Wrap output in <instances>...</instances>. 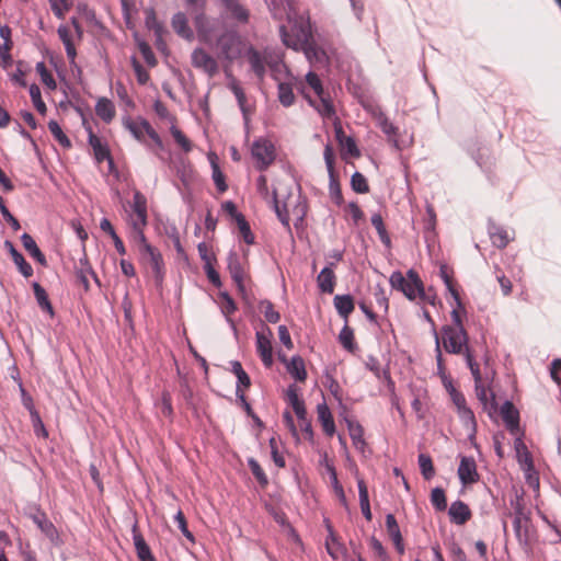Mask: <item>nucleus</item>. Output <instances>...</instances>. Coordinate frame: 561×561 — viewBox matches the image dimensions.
<instances>
[{
  "label": "nucleus",
  "mask_w": 561,
  "mask_h": 561,
  "mask_svg": "<svg viewBox=\"0 0 561 561\" xmlns=\"http://www.w3.org/2000/svg\"><path fill=\"white\" fill-rule=\"evenodd\" d=\"M282 42L295 50L301 49L310 64L324 66L327 64L325 51L312 39L310 32L301 27L295 36H291L285 25L279 26Z\"/></svg>",
  "instance_id": "1"
},
{
  "label": "nucleus",
  "mask_w": 561,
  "mask_h": 561,
  "mask_svg": "<svg viewBox=\"0 0 561 561\" xmlns=\"http://www.w3.org/2000/svg\"><path fill=\"white\" fill-rule=\"evenodd\" d=\"M219 57L232 62L241 56L242 42L237 31L226 30L216 41Z\"/></svg>",
  "instance_id": "2"
},
{
  "label": "nucleus",
  "mask_w": 561,
  "mask_h": 561,
  "mask_svg": "<svg viewBox=\"0 0 561 561\" xmlns=\"http://www.w3.org/2000/svg\"><path fill=\"white\" fill-rule=\"evenodd\" d=\"M467 365L473 376L474 379V389L476 394L480 403L482 404L484 410H489L490 412L496 410V401L493 392L488 391V389L482 383V376L480 373V368L478 363L474 360L472 353L467 352Z\"/></svg>",
  "instance_id": "3"
},
{
  "label": "nucleus",
  "mask_w": 561,
  "mask_h": 561,
  "mask_svg": "<svg viewBox=\"0 0 561 561\" xmlns=\"http://www.w3.org/2000/svg\"><path fill=\"white\" fill-rule=\"evenodd\" d=\"M443 344L446 352L451 354H463L467 359V352H470L468 346V334L465 328L453 329L451 325H445L442 329Z\"/></svg>",
  "instance_id": "4"
},
{
  "label": "nucleus",
  "mask_w": 561,
  "mask_h": 561,
  "mask_svg": "<svg viewBox=\"0 0 561 561\" xmlns=\"http://www.w3.org/2000/svg\"><path fill=\"white\" fill-rule=\"evenodd\" d=\"M251 154L256 162V169L264 171L275 160L274 145L267 139L260 138L252 144Z\"/></svg>",
  "instance_id": "5"
},
{
  "label": "nucleus",
  "mask_w": 561,
  "mask_h": 561,
  "mask_svg": "<svg viewBox=\"0 0 561 561\" xmlns=\"http://www.w3.org/2000/svg\"><path fill=\"white\" fill-rule=\"evenodd\" d=\"M323 158L329 173V193L331 199L337 205L343 204V195L334 170V151L331 145H325Z\"/></svg>",
  "instance_id": "6"
},
{
  "label": "nucleus",
  "mask_w": 561,
  "mask_h": 561,
  "mask_svg": "<svg viewBox=\"0 0 561 561\" xmlns=\"http://www.w3.org/2000/svg\"><path fill=\"white\" fill-rule=\"evenodd\" d=\"M139 260L151 268L157 284H160L163 278V259L160 251L152 245H145L139 251Z\"/></svg>",
  "instance_id": "7"
},
{
  "label": "nucleus",
  "mask_w": 561,
  "mask_h": 561,
  "mask_svg": "<svg viewBox=\"0 0 561 561\" xmlns=\"http://www.w3.org/2000/svg\"><path fill=\"white\" fill-rule=\"evenodd\" d=\"M191 62L194 68L203 71L209 78H214L219 72L217 59L202 47H197L192 51Z\"/></svg>",
  "instance_id": "8"
},
{
  "label": "nucleus",
  "mask_w": 561,
  "mask_h": 561,
  "mask_svg": "<svg viewBox=\"0 0 561 561\" xmlns=\"http://www.w3.org/2000/svg\"><path fill=\"white\" fill-rule=\"evenodd\" d=\"M272 336V330L266 325H263L255 334L256 352L265 367H271L273 365Z\"/></svg>",
  "instance_id": "9"
},
{
  "label": "nucleus",
  "mask_w": 561,
  "mask_h": 561,
  "mask_svg": "<svg viewBox=\"0 0 561 561\" xmlns=\"http://www.w3.org/2000/svg\"><path fill=\"white\" fill-rule=\"evenodd\" d=\"M34 512L30 513L28 516L41 529V531L49 539L54 546H60L62 543L55 525L47 518L46 514L38 507H33Z\"/></svg>",
  "instance_id": "10"
},
{
  "label": "nucleus",
  "mask_w": 561,
  "mask_h": 561,
  "mask_svg": "<svg viewBox=\"0 0 561 561\" xmlns=\"http://www.w3.org/2000/svg\"><path fill=\"white\" fill-rule=\"evenodd\" d=\"M306 81L308 85L314 91L319 100L321 101V107H318V112L321 115L331 116L334 114V107L330 100L325 98L323 87L320 78L317 73L310 71L306 75Z\"/></svg>",
  "instance_id": "11"
},
{
  "label": "nucleus",
  "mask_w": 561,
  "mask_h": 561,
  "mask_svg": "<svg viewBox=\"0 0 561 561\" xmlns=\"http://www.w3.org/2000/svg\"><path fill=\"white\" fill-rule=\"evenodd\" d=\"M408 282L407 286L402 290V294L409 299L414 300L416 297H420L422 300H427L433 304V301L426 296L424 285L419 274L414 270H409L407 272Z\"/></svg>",
  "instance_id": "12"
},
{
  "label": "nucleus",
  "mask_w": 561,
  "mask_h": 561,
  "mask_svg": "<svg viewBox=\"0 0 561 561\" xmlns=\"http://www.w3.org/2000/svg\"><path fill=\"white\" fill-rule=\"evenodd\" d=\"M458 477L463 485L472 484L479 480L476 460L472 457H461Z\"/></svg>",
  "instance_id": "13"
},
{
  "label": "nucleus",
  "mask_w": 561,
  "mask_h": 561,
  "mask_svg": "<svg viewBox=\"0 0 561 561\" xmlns=\"http://www.w3.org/2000/svg\"><path fill=\"white\" fill-rule=\"evenodd\" d=\"M501 415L512 434H516L519 430V413L511 401H505L501 407Z\"/></svg>",
  "instance_id": "14"
},
{
  "label": "nucleus",
  "mask_w": 561,
  "mask_h": 561,
  "mask_svg": "<svg viewBox=\"0 0 561 561\" xmlns=\"http://www.w3.org/2000/svg\"><path fill=\"white\" fill-rule=\"evenodd\" d=\"M228 270H229L232 280L237 285L238 290L241 294H244V291H245L244 283H243L244 272H243L242 265L239 261V257H238L237 253H234V252H230L228 255Z\"/></svg>",
  "instance_id": "15"
},
{
  "label": "nucleus",
  "mask_w": 561,
  "mask_h": 561,
  "mask_svg": "<svg viewBox=\"0 0 561 561\" xmlns=\"http://www.w3.org/2000/svg\"><path fill=\"white\" fill-rule=\"evenodd\" d=\"M247 58L250 64L251 70L255 73L259 79H263L265 76V66L267 65V58L262 55L259 50L250 47L247 51Z\"/></svg>",
  "instance_id": "16"
},
{
  "label": "nucleus",
  "mask_w": 561,
  "mask_h": 561,
  "mask_svg": "<svg viewBox=\"0 0 561 561\" xmlns=\"http://www.w3.org/2000/svg\"><path fill=\"white\" fill-rule=\"evenodd\" d=\"M448 515L453 523L463 525L471 518V511L465 502L458 500L449 506Z\"/></svg>",
  "instance_id": "17"
},
{
  "label": "nucleus",
  "mask_w": 561,
  "mask_h": 561,
  "mask_svg": "<svg viewBox=\"0 0 561 561\" xmlns=\"http://www.w3.org/2000/svg\"><path fill=\"white\" fill-rule=\"evenodd\" d=\"M131 207L136 215L131 222H136L137 227H145L147 225V199L138 191L134 193Z\"/></svg>",
  "instance_id": "18"
},
{
  "label": "nucleus",
  "mask_w": 561,
  "mask_h": 561,
  "mask_svg": "<svg viewBox=\"0 0 561 561\" xmlns=\"http://www.w3.org/2000/svg\"><path fill=\"white\" fill-rule=\"evenodd\" d=\"M4 248L10 253L20 273L26 278L31 277L33 275V267L30 263L25 261L24 256L15 249L14 244L11 241L5 240Z\"/></svg>",
  "instance_id": "19"
},
{
  "label": "nucleus",
  "mask_w": 561,
  "mask_h": 561,
  "mask_svg": "<svg viewBox=\"0 0 561 561\" xmlns=\"http://www.w3.org/2000/svg\"><path fill=\"white\" fill-rule=\"evenodd\" d=\"M515 449H516V454H517V461L525 470V472L527 474V479L530 482V479H531L530 471H534V462H533L531 455L520 438L516 439Z\"/></svg>",
  "instance_id": "20"
},
{
  "label": "nucleus",
  "mask_w": 561,
  "mask_h": 561,
  "mask_svg": "<svg viewBox=\"0 0 561 561\" xmlns=\"http://www.w3.org/2000/svg\"><path fill=\"white\" fill-rule=\"evenodd\" d=\"M171 25L174 32L186 41L194 38V33L188 25L187 18L183 12H178L172 16Z\"/></svg>",
  "instance_id": "21"
},
{
  "label": "nucleus",
  "mask_w": 561,
  "mask_h": 561,
  "mask_svg": "<svg viewBox=\"0 0 561 561\" xmlns=\"http://www.w3.org/2000/svg\"><path fill=\"white\" fill-rule=\"evenodd\" d=\"M386 529L396 549L402 554L404 552L403 539L397 519L392 514H387L386 516Z\"/></svg>",
  "instance_id": "22"
},
{
  "label": "nucleus",
  "mask_w": 561,
  "mask_h": 561,
  "mask_svg": "<svg viewBox=\"0 0 561 561\" xmlns=\"http://www.w3.org/2000/svg\"><path fill=\"white\" fill-rule=\"evenodd\" d=\"M334 264L330 263V266H325L321 270L317 277L319 289L325 294H332L335 286V275L332 270Z\"/></svg>",
  "instance_id": "23"
},
{
  "label": "nucleus",
  "mask_w": 561,
  "mask_h": 561,
  "mask_svg": "<svg viewBox=\"0 0 561 561\" xmlns=\"http://www.w3.org/2000/svg\"><path fill=\"white\" fill-rule=\"evenodd\" d=\"M89 133V145L92 147L94 157L99 162L108 160L112 162L110 150L102 144L101 139L92 131L91 127L87 128Z\"/></svg>",
  "instance_id": "24"
},
{
  "label": "nucleus",
  "mask_w": 561,
  "mask_h": 561,
  "mask_svg": "<svg viewBox=\"0 0 561 561\" xmlns=\"http://www.w3.org/2000/svg\"><path fill=\"white\" fill-rule=\"evenodd\" d=\"M230 16L238 22L245 23L249 20V11L240 3L239 0H220Z\"/></svg>",
  "instance_id": "25"
},
{
  "label": "nucleus",
  "mask_w": 561,
  "mask_h": 561,
  "mask_svg": "<svg viewBox=\"0 0 561 561\" xmlns=\"http://www.w3.org/2000/svg\"><path fill=\"white\" fill-rule=\"evenodd\" d=\"M317 412L324 433L332 436L335 433V424L329 407L325 403L318 404Z\"/></svg>",
  "instance_id": "26"
},
{
  "label": "nucleus",
  "mask_w": 561,
  "mask_h": 561,
  "mask_svg": "<svg viewBox=\"0 0 561 561\" xmlns=\"http://www.w3.org/2000/svg\"><path fill=\"white\" fill-rule=\"evenodd\" d=\"M337 313L347 322L348 316L354 311V299L351 295H336L333 299Z\"/></svg>",
  "instance_id": "27"
},
{
  "label": "nucleus",
  "mask_w": 561,
  "mask_h": 561,
  "mask_svg": "<svg viewBox=\"0 0 561 561\" xmlns=\"http://www.w3.org/2000/svg\"><path fill=\"white\" fill-rule=\"evenodd\" d=\"M21 241L24 249L34 260H36L43 266L47 265L45 255L42 253L32 236H30L28 233H23L21 236Z\"/></svg>",
  "instance_id": "28"
},
{
  "label": "nucleus",
  "mask_w": 561,
  "mask_h": 561,
  "mask_svg": "<svg viewBox=\"0 0 561 561\" xmlns=\"http://www.w3.org/2000/svg\"><path fill=\"white\" fill-rule=\"evenodd\" d=\"M95 113L103 122L110 123L115 116V106L111 100L100 98L95 105Z\"/></svg>",
  "instance_id": "29"
},
{
  "label": "nucleus",
  "mask_w": 561,
  "mask_h": 561,
  "mask_svg": "<svg viewBox=\"0 0 561 561\" xmlns=\"http://www.w3.org/2000/svg\"><path fill=\"white\" fill-rule=\"evenodd\" d=\"M288 373L298 381L307 379V371L302 357L296 355L286 364Z\"/></svg>",
  "instance_id": "30"
},
{
  "label": "nucleus",
  "mask_w": 561,
  "mask_h": 561,
  "mask_svg": "<svg viewBox=\"0 0 561 561\" xmlns=\"http://www.w3.org/2000/svg\"><path fill=\"white\" fill-rule=\"evenodd\" d=\"M489 234L493 245H495L499 249L505 248L510 242L507 231L504 228L496 226L494 224H491L489 226Z\"/></svg>",
  "instance_id": "31"
},
{
  "label": "nucleus",
  "mask_w": 561,
  "mask_h": 561,
  "mask_svg": "<svg viewBox=\"0 0 561 561\" xmlns=\"http://www.w3.org/2000/svg\"><path fill=\"white\" fill-rule=\"evenodd\" d=\"M34 296L36 298V301L39 306V308L46 312H48L51 317L54 316V309L53 306L48 299V295L44 287L39 285L38 283L34 282L33 285Z\"/></svg>",
  "instance_id": "32"
},
{
  "label": "nucleus",
  "mask_w": 561,
  "mask_h": 561,
  "mask_svg": "<svg viewBox=\"0 0 561 561\" xmlns=\"http://www.w3.org/2000/svg\"><path fill=\"white\" fill-rule=\"evenodd\" d=\"M271 203H272L274 211L276 213L277 218L279 219L282 225L288 231H290V224H289L290 219H289V211H288L287 203H284L283 205H280L275 191L273 192Z\"/></svg>",
  "instance_id": "33"
},
{
  "label": "nucleus",
  "mask_w": 561,
  "mask_h": 561,
  "mask_svg": "<svg viewBox=\"0 0 561 561\" xmlns=\"http://www.w3.org/2000/svg\"><path fill=\"white\" fill-rule=\"evenodd\" d=\"M377 123L379 128L388 136L389 140L392 141L396 147H398V128L389 121V118L383 113L378 114Z\"/></svg>",
  "instance_id": "34"
},
{
  "label": "nucleus",
  "mask_w": 561,
  "mask_h": 561,
  "mask_svg": "<svg viewBox=\"0 0 561 561\" xmlns=\"http://www.w3.org/2000/svg\"><path fill=\"white\" fill-rule=\"evenodd\" d=\"M227 77L230 79V81L228 83V88L234 94V96H236V99L238 101V105H239L240 110L242 111L243 115H245L247 114V107H245L247 96H245V93H244L243 89L240 87L239 81L234 77H232L231 75H228V73H227Z\"/></svg>",
  "instance_id": "35"
},
{
  "label": "nucleus",
  "mask_w": 561,
  "mask_h": 561,
  "mask_svg": "<svg viewBox=\"0 0 561 561\" xmlns=\"http://www.w3.org/2000/svg\"><path fill=\"white\" fill-rule=\"evenodd\" d=\"M457 412L463 426L470 432L469 437L472 438L477 433V422L472 410L466 407Z\"/></svg>",
  "instance_id": "36"
},
{
  "label": "nucleus",
  "mask_w": 561,
  "mask_h": 561,
  "mask_svg": "<svg viewBox=\"0 0 561 561\" xmlns=\"http://www.w3.org/2000/svg\"><path fill=\"white\" fill-rule=\"evenodd\" d=\"M278 100L283 106H291L295 102V94L290 83L280 82L278 84Z\"/></svg>",
  "instance_id": "37"
},
{
  "label": "nucleus",
  "mask_w": 561,
  "mask_h": 561,
  "mask_svg": "<svg viewBox=\"0 0 561 561\" xmlns=\"http://www.w3.org/2000/svg\"><path fill=\"white\" fill-rule=\"evenodd\" d=\"M348 432L355 448L363 450L366 443L363 438L364 430L360 424L348 422Z\"/></svg>",
  "instance_id": "38"
},
{
  "label": "nucleus",
  "mask_w": 561,
  "mask_h": 561,
  "mask_svg": "<svg viewBox=\"0 0 561 561\" xmlns=\"http://www.w3.org/2000/svg\"><path fill=\"white\" fill-rule=\"evenodd\" d=\"M513 527L515 536L520 545L528 543V522L520 519V517H514Z\"/></svg>",
  "instance_id": "39"
},
{
  "label": "nucleus",
  "mask_w": 561,
  "mask_h": 561,
  "mask_svg": "<svg viewBox=\"0 0 561 561\" xmlns=\"http://www.w3.org/2000/svg\"><path fill=\"white\" fill-rule=\"evenodd\" d=\"M417 462L423 478L425 480L432 479L435 474L432 458L426 454H420Z\"/></svg>",
  "instance_id": "40"
},
{
  "label": "nucleus",
  "mask_w": 561,
  "mask_h": 561,
  "mask_svg": "<svg viewBox=\"0 0 561 561\" xmlns=\"http://www.w3.org/2000/svg\"><path fill=\"white\" fill-rule=\"evenodd\" d=\"M439 275H440L442 279L444 280V284H445L446 288L448 289V291L453 296V298H454V300L456 302V306L462 307V304H461V300H460V296H459L458 291L456 290V288L454 287L451 277L448 274L446 265H442L440 266Z\"/></svg>",
  "instance_id": "41"
},
{
  "label": "nucleus",
  "mask_w": 561,
  "mask_h": 561,
  "mask_svg": "<svg viewBox=\"0 0 561 561\" xmlns=\"http://www.w3.org/2000/svg\"><path fill=\"white\" fill-rule=\"evenodd\" d=\"M48 129L61 147H64V148L71 147L70 139L66 136V134L62 131L60 125L56 121H50L48 123Z\"/></svg>",
  "instance_id": "42"
},
{
  "label": "nucleus",
  "mask_w": 561,
  "mask_h": 561,
  "mask_svg": "<svg viewBox=\"0 0 561 561\" xmlns=\"http://www.w3.org/2000/svg\"><path fill=\"white\" fill-rule=\"evenodd\" d=\"M230 364L232 367V373L236 375L238 379L237 387H239V389H241V387L249 388L251 386V380L249 375L242 368L241 363L238 360H232Z\"/></svg>",
  "instance_id": "43"
},
{
  "label": "nucleus",
  "mask_w": 561,
  "mask_h": 561,
  "mask_svg": "<svg viewBox=\"0 0 561 561\" xmlns=\"http://www.w3.org/2000/svg\"><path fill=\"white\" fill-rule=\"evenodd\" d=\"M339 341L348 352H354L356 348V344L354 342V332L347 324H345L341 330L339 334Z\"/></svg>",
  "instance_id": "44"
},
{
  "label": "nucleus",
  "mask_w": 561,
  "mask_h": 561,
  "mask_svg": "<svg viewBox=\"0 0 561 561\" xmlns=\"http://www.w3.org/2000/svg\"><path fill=\"white\" fill-rule=\"evenodd\" d=\"M260 311L263 312L265 319L270 323H276L280 319L278 311L274 310V306L270 300H261L259 305Z\"/></svg>",
  "instance_id": "45"
},
{
  "label": "nucleus",
  "mask_w": 561,
  "mask_h": 561,
  "mask_svg": "<svg viewBox=\"0 0 561 561\" xmlns=\"http://www.w3.org/2000/svg\"><path fill=\"white\" fill-rule=\"evenodd\" d=\"M431 503L434 508L438 512H443L447 508V500L445 491L442 488H434L431 492Z\"/></svg>",
  "instance_id": "46"
},
{
  "label": "nucleus",
  "mask_w": 561,
  "mask_h": 561,
  "mask_svg": "<svg viewBox=\"0 0 561 561\" xmlns=\"http://www.w3.org/2000/svg\"><path fill=\"white\" fill-rule=\"evenodd\" d=\"M352 190L359 194L369 192V185L366 178L360 172H355L351 178Z\"/></svg>",
  "instance_id": "47"
},
{
  "label": "nucleus",
  "mask_w": 561,
  "mask_h": 561,
  "mask_svg": "<svg viewBox=\"0 0 561 561\" xmlns=\"http://www.w3.org/2000/svg\"><path fill=\"white\" fill-rule=\"evenodd\" d=\"M194 24L198 35L206 39L210 35V27L207 16L204 13H199L194 19Z\"/></svg>",
  "instance_id": "48"
},
{
  "label": "nucleus",
  "mask_w": 561,
  "mask_h": 561,
  "mask_svg": "<svg viewBox=\"0 0 561 561\" xmlns=\"http://www.w3.org/2000/svg\"><path fill=\"white\" fill-rule=\"evenodd\" d=\"M237 310V305L233 299H228L226 302L221 304V312L226 318V321L229 323L231 330L237 335L238 330L236 327L234 321L230 318V314H232Z\"/></svg>",
  "instance_id": "49"
},
{
  "label": "nucleus",
  "mask_w": 561,
  "mask_h": 561,
  "mask_svg": "<svg viewBox=\"0 0 561 561\" xmlns=\"http://www.w3.org/2000/svg\"><path fill=\"white\" fill-rule=\"evenodd\" d=\"M145 24L149 30H153L158 36L162 33L163 27L157 20L156 12L152 8L145 11Z\"/></svg>",
  "instance_id": "50"
},
{
  "label": "nucleus",
  "mask_w": 561,
  "mask_h": 561,
  "mask_svg": "<svg viewBox=\"0 0 561 561\" xmlns=\"http://www.w3.org/2000/svg\"><path fill=\"white\" fill-rule=\"evenodd\" d=\"M329 536L325 540V546L328 553L333 558H337V551L342 549V545L339 542L337 538L335 537L332 527L328 525Z\"/></svg>",
  "instance_id": "51"
},
{
  "label": "nucleus",
  "mask_w": 561,
  "mask_h": 561,
  "mask_svg": "<svg viewBox=\"0 0 561 561\" xmlns=\"http://www.w3.org/2000/svg\"><path fill=\"white\" fill-rule=\"evenodd\" d=\"M236 222L238 225V228L240 230V233L243 237V240L248 244H252L254 242V237L251 232L250 226L248 221L245 220L243 215H238Z\"/></svg>",
  "instance_id": "52"
},
{
  "label": "nucleus",
  "mask_w": 561,
  "mask_h": 561,
  "mask_svg": "<svg viewBox=\"0 0 561 561\" xmlns=\"http://www.w3.org/2000/svg\"><path fill=\"white\" fill-rule=\"evenodd\" d=\"M248 465H249V468H250L252 474L257 480V482L262 486H265L268 483V479H267L265 472L263 471V469L261 468L260 463L255 459L250 458L248 460Z\"/></svg>",
  "instance_id": "53"
},
{
  "label": "nucleus",
  "mask_w": 561,
  "mask_h": 561,
  "mask_svg": "<svg viewBox=\"0 0 561 561\" xmlns=\"http://www.w3.org/2000/svg\"><path fill=\"white\" fill-rule=\"evenodd\" d=\"M30 95H31V99H32V102H33L35 108L41 114H45L46 113V105H45L44 101L42 100L41 89H39V87L37 84H32L30 87Z\"/></svg>",
  "instance_id": "54"
},
{
  "label": "nucleus",
  "mask_w": 561,
  "mask_h": 561,
  "mask_svg": "<svg viewBox=\"0 0 561 561\" xmlns=\"http://www.w3.org/2000/svg\"><path fill=\"white\" fill-rule=\"evenodd\" d=\"M36 70L39 73L42 81L44 84H46L49 89L54 90L56 89V81L51 73L47 70L45 64L43 61L38 62L36 65Z\"/></svg>",
  "instance_id": "55"
},
{
  "label": "nucleus",
  "mask_w": 561,
  "mask_h": 561,
  "mask_svg": "<svg viewBox=\"0 0 561 561\" xmlns=\"http://www.w3.org/2000/svg\"><path fill=\"white\" fill-rule=\"evenodd\" d=\"M287 402L291 405L293 410L305 404L304 400L298 396V388L296 385H290L286 391Z\"/></svg>",
  "instance_id": "56"
},
{
  "label": "nucleus",
  "mask_w": 561,
  "mask_h": 561,
  "mask_svg": "<svg viewBox=\"0 0 561 561\" xmlns=\"http://www.w3.org/2000/svg\"><path fill=\"white\" fill-rule=\"evenodd\" d=\"M0 213L3 216V218L5 219V221L9 222V225L11 226V228L14 231L20 230L21 225H20L19 220L10 213V210L5 206V203H4V199L2 198V196H0Z\"/></svg>",
  "instance_id": "57"
},
{
  "label": "nucleus",
  "mask_w": 561,
  "mask_h": 561,
  "mask_svg": "<svg viewBox=\"0 0 561 561\" xmlns=\"http://www.w3.org/2000/svg\"><path fill=\"white\" fill-rule=\"evenodd\" d=\"M407 282L408 276L405 277L400 271L393 272L389 278L391 287L401 293L404 289V286H407Z\"/></svg>",
  "instance_id": "58"
},
{
  "label": "nucleus",
  "mask_w": 561,
  "mask_h": 561,
  "mask_svg": "<svg viewBox=\"0 0 561 561\" xmlns=\"http://www.w3.org/2000/svg\"><path fill=\"white\" fill-rule=\"evenodd\" d=\"M51 10L56 16L62 18L64 12L72 5V0H49Z\"/></svg>",
  "instance_id": "59"
},
{
  "label": "nucleus",
  "mask_w": 561,
  "mask_h": 561,
  "mask_svg": "<svg viewBox=\"0 0 561 561\" xmlns=\"http://www.w3.org/2000/svg\"><path fill=\"white\" fill-rule=\"evenodd\" d=\"M329 471H330V473H331V479H332L333 488H334V490H335V492H336V495L339 496L340 502H341L345 507H347L346 496H345V493H344L343 486L340 484V482H339V480H337L335 469H334L333 467H329Z\"/></svg>",
  "instance_id": "60"
},
{
  "label": "nucleus",
  "mask_w": 561,
  "mask_h": 561,
  "mask_svg": "<svg viewBox=\"0 0 561 561\" xmlns=\"http://www.w3.org/2000/svg\"><path fill=\"white\" fill-rule=\"evenodd\" d=\"M374 297L378 307L381 308L385 312H387L389 308V300L385 289L380 285H377L375 287Z\"/></svg>",
  "instance_id": "61"
},
{
  "label": "nucleus",
  "mask_w": 561,
  "mask_h": 561,
  "mask_svg": "<svg viewBox=\"0 0 561 561\" xmlns=\"http://www.w3.org/2000/svg\"><path fill=\"white\" fill-rule=\"evenodd\" d=\"M174 519H175L181 533L183 534V536L185 538H187L190 541L194 542L195 541L194 536L187 528L186 519H185V516L182 513V511H179L176 513V515L174 516Z\"/></svg>",
  "instance_id": "62"
},
{
  "label": "nucleus",
  "mask_w": 561,
  "mask_h": 561,
  "mask_svg": "<svg viewBox=\"0 0 561 561\" xmlns=\"http://www.w3.org/2000/svg\"><path fill=\"white\" fill-rule=\"evenodd\" d=\"M133 68L139 84H146L150 78L149 73L136 58H133Z\"/></svg>",
  "instance_id": "63"
},
{
  "label": "nucleus",
  "mask_w": 561,
  "mask_h": 561,
  "mask_svg": "<svg viewBox=\"0 0 561 561\" xmlns=\"http://www.w3.org/2000/svg\"><path fill=\"white\" fill-rule=\"evenodd\" d=\"M171 134L174 140L182 147L185 152L191 151L192 145L191 141L186 138V136L178 128L173 127L171 129Z\"/></svg>",
  "instance_id": "64"
}]
</instances>
